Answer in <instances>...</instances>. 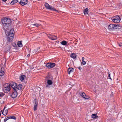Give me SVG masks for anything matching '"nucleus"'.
<instances>
[{
	"instance_id": "1",
	"label": "nucleus",
	"mask_w": 122,
	"mask_h": 122,
	"mask_svg": "<svg viewBox=\"0 0 122 122\" xmlns=\"http://www.w3.org/2000/svg\"><path fill=\"white\" fill-rule=\"evenodd\" d=\"M11 19L9 18H5L2 20V22L4 25H6L7 26H9L10 24L11 23Z\"/></svg>"
},
{
	"instance_id": "2",
	"label": "nucleus",
	"mask_w": 122,
	"mask_h": 122,
	"mask_svg": "<svg viewBox=\"0 0 122 122\" xmlns=\"http://www.w3.org/2000/svg\"><path fill=\"white\" fill-rule=\"evenodd\" d=\"M52 77H51L50 76H48L46 78L47 80V83L46 86V88H49L50 87V86L53 83V82L52 80L50 79H52Z\"/></svg>"
},
{
	"instance_id": "3",
	"label": "nucleus",
	"mask_w": 122,
	"mask_h": 122,
	"mask_svg": "<svg viewBox=\"0 0 122 122\" xmlns=\"http://www.w3.org/2000/svg\"><path fill=\"white\" fill-rule=\"evenodd\" d=\"M111 19L115 23H119L121 20L120 17L118 15L112 17Z\"/></svg>"
},
{
	"instance_id": "4",
	"label": "nucleus",
	"mask_w": 122,
	"mask_h": 122,
	"mask_svg": "<svg viewBox=\"0 0 122 122\" xmlns=\"http://www.w3.org/2000/svg\"><path fill=\"white\" fill-rule=\"evenodd\" d=\"M10 85L8 83L5 84L3 86L4 91L5 92H7L10 90Z\"/></svg>"
},
{
	"instance_id": "5",
	"label": "nucleus",
	"mask_w": 122,
	"mask_h": 122,
	"mask_svg": "<svg viewBox=\"0 0 122 122\" xmlns=\"http://www.w3.org/2000/svg\"><path fill=\"white\" fill-rule=\"evenodd\" d=\"M45 5L46 9L49 10H52L54 11H56L57 12L58 11L57 10H56L54 8L52 7V6L50 5L47 3H45Z\"/></svg>"
},
{
	"instance_id": "6",
	"label": "nucleus",
	"mask_w": 122,
	"mask_h": 122,
	"mask_svg": "<svg viewBox=\"0 0 122 122\" xmlns=\"http://www.w3.org/2000/svg\"><path fill=\"white\" fill-rule=\"evenodd\" d=\"M117 26L115 24H111L108 26V28L110 30H113L117 28Z\"/></svg>"
},
{
	"instance_id": "7",
	"label": "nucleus",
	"mask_w": 122,
	"mask_h": 122,
	"mask_svg": "<svg viewBox=\"0 0 122 122\" xmlns=\"http://www.w3.org/2000/svg\"><path fill=\"white\" fill-rule=\"evenodd\" d=\"M55 66V64L53 63H48L46 65V66L49 69L52 68Z\"/></svg>"
},
{
	"instance_id": "8",
	"label": "nucleus",
	"mask_w": 122,
	"mask_h": 122,
	"mask_svg": "<svg viewBox=\"0 0 122 122\" xmlns=\"http://www.w3.org/2000/svg\"><path fill=\"white\" fill-rule=\"evenodd\" d=\"M5 32L6 35H10V36H14V31L13 29H11L9 33H8L6 30L5 31Z\"/></svg>"
},
{
	"instance_id": "9",
	"label": "nucleus",
	"mask_w": 122,
	"mask_h": 122,
	"mask_svg": "<svg viewBox=\"0 0 122 122\" xmlns=\"http://www.w3.org/2000/svg\"><path fill=\"white\" fill-rule=\"evenodd\" d=\"M10 85L14 90H16V89H17L16 87H17V85L16 83L12 82L10 83Z\"/></svg>"
},
{
	"instance_id": "10",
	"label": "nucleus",
	"mask_w": 122,
	"mask_h": 122,
	"mask_svg": "<svg viewBox=\"0 0 122 122\" xmlns=\"http://www.w3.org/2000/svg\"><path fill=\"white\" fill-rule=\"evenodd\" d=\"M12 92L11 95V97L13 98H15L17 95V91L16 90Z\"/></svg>"
},
{
	"instance_id": "11",
	"label": "nucleus",
	"mask_w": 122,
	"mask_h": 122,
	"mask_svg": "<svg viewBox=\"0 0 122 122\" xmlns=\"http://www.w3.org/2000/svg\"><path fill=\"white\" fill-rule=\"evenodd\" d=\"M48 36L49 39L53 40H54L57 39V37L55 36L50 34L48 35Z\"/></svg>"
},
{
	"instance_id": "12",
	"label": "nucleus",
	"mask_w": 122,
	"mask_h": 122,
	"mask_svg": "<svg viewBox=\"0 0 122 122\" xmlns=\"http://www.w3.org/2000/svg\"><path fill=\"white\" fill-rule=\"evenodd\" d=\"M80 94L83 98L85 99H89V97L88 96H86V95L84 92H81L80 93Z\"/></svg>"
},
{
	"instance_id": "13",
	"label": "nucleus",
	"mask_w": 122,
	"mask_h": 122,
	"mask_svg": "<svg viewBox=\"0 0 122 122\" xmlns=\"http://www.w3.org/2000/svg\"><path fill=\"white\" fill-rule=\"evenodd\" d=\"M27 0H21L19 2V3L22 5H24L27 3Z\"/></svg>"
},
{
	"instance_id": "14",
	"label": "nucleus",
	"mask_w": 122,
	"mask_h": 122,
	"mask_svg": "<svg viewBox=\"0 0 122 122\" xmlns=\"http://www.w3.org/2000/svg\"><path fill=\"white\" fill-rule=\"evenodd\" d=\"M4 67H1L0 68V76H2L4 75L5 72L4 71Z\"/></svg>"
},
{
	"instance_id": "15",
	"label": "nucleus",
	"mask_w": 122,
	"mask_h": 122,
	"mask_svg": "<svg viewBox=\"0 0 122 122\" xmlns=\"http://www.w3.org/2000/svg\"><path fill=\"white\" fill-rule=\"evenodd\" d=\"M6 107H5L3 111L2 112V114L4 116H6L7 114V113L8 112V110L7 109L5 110V108Z\"/></svg>"
},
{
	"instance_id": "16",
	"label": "nucleus",
	"mask_w": 122,
	"mask_h": 122,
	"mask_svg": "<svg viewBox=\"0 0 122 122\" xmlns=\"http://www.w3.org/2000/svg\"><path fill=\"white\" fill-rule=\"evenodd\" d=\"M8 40L9 42L13 40L14 38V36H10L8 35Z\"/></svg>"
},
{
	"instance_id": "17",
	"label": "nucleus",
	"mask_w": 122,
	"mask_h": 122,
	"mask_svg": "<svg viewBox=\"0 0 122 122\" xmlns=\"http://www.w3.org/2000/svg\"><path fill=\"white\" fill-rule=\"evenodd\" d=\"M22 87V84H19L18 86H17V87H16V89H16V90L17 91L18 90H21Z\"/></svg>"
},
{
	"instance_id": "18",
	"label": "nucleus",
	"mask_w": 122,
	"mask_h": 122,
	"mask_svg": "<svg viewBox=\"0 0 122 122\" xmlns=\"http://www.w3.org/2000/svg\"><path fill=\"white\" fill-rule=\"evenodd\" d=\"M73 68H69L68 70V72L69 74H70L73 72Z\"/></svg>"
},
{
	"instance_id": "19",
	"label": "nucleus",
	"mask_w": 122,
	"mask_h": 122,
	"mask_svg": "<svg viewBox=\"0 0 122 122\" xmlns=\"http://www.w3.org/2000/svg\"><path fill=\"white\" fill-rule=\"evenodd\" d=\"M25 78V75H21L20 77V79L21 81H23Z\"/></svg>"
},
{
	"instance_id": "20",
	"label": "nucleus",
	"mask_w": 122,
	"mask_h": 122,
	"mask_svg": "<svg viewBox=\"0 0 122 122\" xmlns=\"http://www.w3.org/2000/svg\"><path fill=\"white\" fill-rule=\"evenodd\" d=\"M41 25L40 24L37 23H36L33 24H32L31 25V26L32 27H33L34 26H35L37 27H38Z\"/></svg>"
},
{
	"instance_id": "21",
	"label": "nucleus",
	"mask_w": 122,
	"mask_h": 122,
	"mask_svg": "<svg viewBox=\"0 0 122 122\" xmlns=\"http://www.w3.org/2000/svg\"><path fill=\"white\" fill-rule=\"evenodd\" d=\"M18 0H13L11 2L10 4L11 5H14V4L17 3Z\"/></svg>"
},
{
	"instance_id": "22",
	"label": "nucleus",
	"mask_w": 122,
	"mask_h": 122,
	"mask_svg": "<svg viewBox=\"0 0 122 122\" xmlns=\"http://www.w3.org/2000/svg\"><path fill=\"white\" fill-rule=\"evenodd\" d=\"M76 55L74 53H72L71 55V57L74 59L76 58Z\"/></svg>"
},
{
	"instance_id": "23",
	"label": "nucleus",
	"mask_w": 122,
	"mask_h": 122,
	"mask_svg": "<svg viewBox=\"0 0 122 122\" xmlns=\"http://www.w3.org/2000/svg\"><path fill=\"white\" fill-rule=\"evenodd\" d=\"M17 44L18 46L19 47H22L23 46L21 41H19L18 43Z\"/></svg>"
},
{
	"instance_id": "24",
	"label": "nucleus",
	"mask_w": 122,
	"mask_h": 122,
	"mask_svg": "<svg viewBox=\"0 0 122 122\" xmlns=\"http://www.w3.org/2000/svg\"><path fill=\"white\" fill-rule=\"evenodd\" d=\"M97 117L96 114H93L92 115V118L96 119Z\"/></svg>"
},
{
	"instance_id": "25",
	"label": "nucleus",
	"mask_w": 122,
	"mask_h": 122,
	"mask_svg": "<svg viewBox=\"0 0 122 122\" xmlns=\"http://www.w3.org/2000/svg\"><path fill=\"white\" fill-rule=\"evenodd\" d=\"M88 9L86 8L84 10V13L85 14H87L88 13Z\"/></svg>"
},
{
	"instance_id": "26",
	"label": "nucleus",
	"mask_w": 122,
	"mask_h": 122,
	"mask_svg": "<svg viewBox=\"0 0 122 122\" xmlns=\"http://www.w3.org/2000/svg\"><path fill=\"white\" fill-rule=\"evenodd\" d=\"M61 43L62 45H65L67 43V42L65 41H62Z\"/></svg>"
},
{
	"instance_id": "27",
	"label": "nucleus",
	"mask_w": 122,
	"mask_h": 122,
	"mask_svg": "<svg viewBox=\"0 0 122 122\" xmlns=\"http://www.w3.org/2000/svg\"><path fill=\"white\" fill-rule=\"evenodd\" d=\"M8 117L9 119H16V117L14 116H11V117Z\"/></svg>"
},
{
	"instance_id": "28",
	"label": "nucleus",
	"mask_w": 122,
	"mask_h": 122,
	"mask_svg": "<svg viewBox=\"0 0 122 122\" xmlns=\"http://www.w3.org/2000/svg\"><path fill=\"white\" fill-rule=\"evenodd\" d=\"M4 95V94L2 92H0V97H3Z\"/></svg>"
},
{
	"instance_id": "29",
	"label": "nucleus",
	"mask_w": 122,
	"mask_h": 122,
	"mask_svg": "<svg viewBox=\"0 0 122 122\" xmlns=\"http://www.w3.org/2000/svg\"><path fill=\"white\" fill-rule=\"evenodd\" d=\"M34 100L35 101V104L34 105L35 106H37V105H38V103H37V101H36V99H35Z\"/></svg>"
},
{
	"instance_id": "30",
	"label": "nucleus",
	"mask_w": 122,
	"mask_h": 122,
	"mask_svg": "<svg viewBox=\"0 0 122 122\" xmlns=\"http://www.w3.org/2000/svg\"><path fill=\"white\" fill-rule=\"evenodd\" d=\"M37 107V106H35L34 105V111H35L36 110Z\"/></svg>"
},
{
	"instance_id": "31",
	"label": "nucleus",
	"mask_w": 122,
	"mask_h": 122,
	"mask_svg": "<svg viewBox=\"0 0 122 122\" xmlns=\"http://www.w3.org/2000/svg\"><path fill=\"white\" fill-rule=\"evenodd\" d=\"M108 77L110 79H111V80H112V79L110 77V73L109 72L108 73Z\"/></svg>"
},
{
	"instance_id": "32",
	"label": "nucleus",
	"mask_w": 122,
	"mask_h": 122,
	"mask_svg": "<svg viewBox=\"0 0 122 122\" xmlns=\"http://www.w3.org/2000/svg\"><path fill=\"white\" fill-rule=\"evenodd\" d=\"M8 119H9L8 118V117H7L6 118L4 119V121L5 122H6Z\"/></svg>"
},
{
	"instance_id": "33",
	"label": "nucleus",
	"mask_w": 122,
	"mask_h": 122,
	"mask_svg": "<svg viewBox=\"0 0 122 122\" xmlns=\"http://www.w3.org/2000/svg\"><path fill=\"white\" fill-rule=\"evenodd\" d=\"M38 51V50H33V51L34 53H36V52H37V51Z\"/></svg>"
},
{
	"instance_id": "34",
	"label": "nucleus",
	"mask_w": 122,
	"mask_h": 122,
	"mask_svg": "<svg viewBox=\"0 0 122 122\" xmlns=\"http://www.w3.org/2000/svg\"><path fill=\"white\" fill-rule=\"evenodd\" d=\"M82 61V64L83 65H85L86 63V62L85 61Z\"/></svg>"
},
{
	"instance_id": "35",
	"label": "nucleus",
	"mask_w": 122,
	"mask_h": 122,
	"mask_svg": "<svg viewBox=\"0 0 122 122\" xmlns=\"http://www.w3.org/2000/svg\"><path fill=\"white\" fill-rule=\"evenodd\" d=\"M118 45L120 46H122V43H120L118 44Z\"/></svg>"
},
{
	"instance_id": "36",
	"label": "nucleus",
	"mask_w": 122,
	"mask_h": 122,
	"mask_svg": "<svg viewBox=\"0 0 122 122\" xmlns=\"http://www.w3.org/2000/svg\"><path fill=\"white\" fill-rule=\"evenodd\" d=\"M84 57H83L82 58V61H84Z\"/></svg>"
},
{
	"instance_id": "37",
	"label": "nucleus",
	"mask_w": 122,
	"mask_h": 122,
	"mask_svg": "<svg viewBox=\"0 0 122 122\" xmlns=\"http://www.w3.org/2000/svg\"><path fill=\"white\" fill-rule=\"evenodd\" d=\"M12 45H13L14 46H15V45L14 43L12 44Z\"/></svg>"
},
{
	"instance_id": "38",
	"label": "nucleus",
	"mask_w": 122,
	"mask_h": 122,
	"mask_svg": "<svg viewBox=\"0 0 122 122\" xmlns=\"http://www.w3.org/2000/svg\"><path fill=\"white\" fill-rule=\"evenodd\" d=\"M30 56V54H28V55H27V56L28 57H29V56Z\"/></svg>"
},
{
	"instance_id": "39",
	"label": "nucleus",
	"mask_w": 122,
	"mask_h": 122,
	"mask_svg": "<svg viewBox=\"0 0 122 122\" xmlns=\"http://www.w3.org/2000/svg\"><path fill=\"white\" fill-rule=\"evenodd\" d=\"M78 68L80 69V67H79V68Z\"/></svg>"
}]
</instances>
